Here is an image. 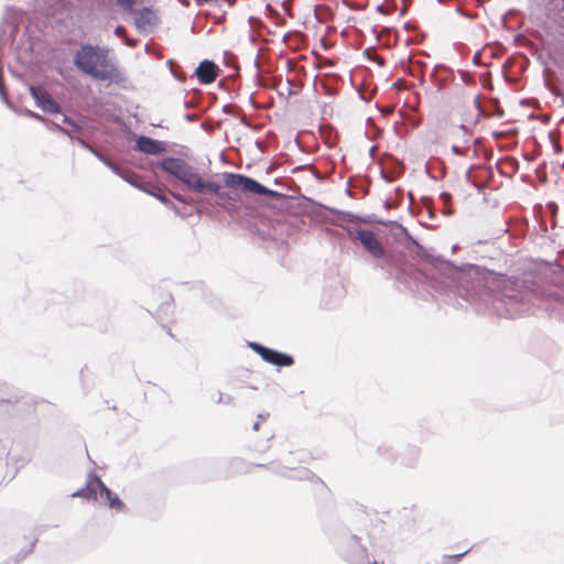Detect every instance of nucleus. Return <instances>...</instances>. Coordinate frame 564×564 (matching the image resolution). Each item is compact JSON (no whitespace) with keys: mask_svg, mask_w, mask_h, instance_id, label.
Segmentation results:
<instances>
[{"mask_svg":"<svg viewBox=\"0 0 564 564\" xmlns=\"http://www.w3.org/2000/svg\"><path fill=\"white\" fill-rule=\"evenodd\" d=\"M390 206H391V202H390V199H386V200H384V207H386V208H390Z\"/></svg>","mask_w":564,"mask_h":564,"instance_id":"nucleus-61","label":"nucleus"},{"mask_svg":"<svg viewBox=\"0 0 564 564\" xmlns=\"http://www.w3.org/2000/svg\"><path fill=\"white\" fill-rule=\"evenodd\" d=\"M171 196H172V198H174L175 200H177L180 203V204H175L173 202L170 203L171 204L170 209H172L176 216L181 217L182 219H185L187 217H191L194 214L191 205L194 203H197L198 200L191 198V197H186L178 193H171Z\"/></svg>","mask_w":564,"mask_h":564,"instance_id":"nucleus-17","label":"nucleus"},{"mask_svg":"<svg viewBox=\"0 0 564 564\" xmlns=\"http://www.w3.org/2000/svg\"><path fill=\"white\" fill-rule=\"evenodd\" d=\"M458 249H459V246H458V245H454V246L452 247V251H453V252H456Z\"/></svg>","mask_w":564,"mask_h":564,"instance_id":"nucleus-64","label":"nucleus"},{"mask_svg":"<svg viewBox=\"0 0 564 564\" xmlns=\"http://www.w3.org/2000/svg\"><path fill=\"white\" fill-rule=\"evenodd\" d=\"M269 416V413L263 412L258 414V421H264Z\"/></svg>","mask_w":564,"mask_h":564,"instance_id":"nucleus-52","label":"nucleus"},{"mask_svg":"<svg viewBox=\"0 0 564 564\" xmlns=\"http://www.w3.org/2000/svg\"><path fill=\"white\" fill-rule=\"evenodd\" d=\"M62 115V123L67 124L70 128V132L80 133L84 130V123L82 120H76L65 113Z\"/></svg>","mask_w":564,"mask_h":564,"instance_id":"nucleus-28","label":"nucleus"},{"mask_svg":"<svg viewBox=\"0 0 564 564\" xmlns=\"http://www.w3.org/2000/svg\"><path fill=\"white\" fill-rule=\"evenodd\" d=\"M184 187L197 195L206 196L208 194L212 195L213 192L220 189V183L210 180H204L196 170Z\"/></svg>","mask_w":564,"mask_h":564,"instance_id":"nucleus-12","label":"nucleus"},{"mask_svg":"<svg viewBox=\"0 0 564 564\" xmlns=\"http://www.w3.org/2000/svg\"><path fill=\"white\" fill-rule=\"evenodd\" d=\"M199 118L198 113L195 112H187L184 115V119L188 122H194Z\"/></svg>","mask_w":564,"mask_h":564,"instance_id":"nucleus-46","label":"nucleus"},{"mask_svg":"<svg viewBox=\"0 0 564 564\" xmlns=\"http://www.w3.org/2000/svg\"><path fill=\"white\" fill-rule=\"evenodd\" d=\"M224 183L225 186L240 191L243 194H252L254 196L264 197L267 200H279L286 197L285 194L280 193L278 191L271 189L251 176L225 172L224 173Z\"/></svg>","mask_w":564,"mask_h":564,"instance_id":"nucleus-3","label":"nucleus"},{"mask_svg":"<svg viewBox=\"0 0 564 564\" xmlns=\"http://www.w3.org/2000/svg\"><path fill=\"white\" fill-rule=\"evenodd\" d=\"M108 167H109V169H110V170H111L116 175H118V176H120V177H121V175L123 174V173H122V171H127V170H128V169H126V167H121L120 165H118V164L113 163L112 161H111L110 166H108Z\"/></svg>","mask_w":564,"mask_h":564,"instance_id":"nucleus-44","label":"nucleus"},{"mask_svg":"<svg viewBox=\"0 0 564 564\" xmlns=\"http://www.w3.org/2000/svg\"><path fill=\"white\" fill-rule=\"evenodd\" d=\"M93 479L97 481V487L99 491L100 498H102L106 502V505L117 512H126L127 506L126 503L119 498V496L113 492L110 488H108L105 482L100 479V477L97 474H93Z\"/></svg>","mask_w":564,"mask_h":564,"instance_id":"nucleus-13","label":"nucleus"},{"mask_svg":"<svg viewBox=\"0 0 564 564\" xmlns=\"http://www.w3.org/2000/svg\"><path fill=\"white\" fill-rule=\"evenodd\" d=\"M123 31H124V26L118 25V26L116 28V30H115V33H116L117 35H120V34H121V32H123Z\"/></svg>","mask_w":564,"mask_h":564,"instance_id":"nucleus-53","label":"nucleus"},{"mask_svg":"<svg viewBox=\"0 0 564 564\" xmlns=\"http://www.w3.org/2000/svg\"><path fill=\"white\" fill-rule=\"evenodd\" d=\"M259 427H260V421L254 422L253 425H252V430L253 431H258Z\"/></svg>","mask_w":564,"mask_h":564,"instance_id":"nucleus-55","label":"nucleus"},{"mask_svg":"<svg viewBox=\"0 0 564 564\" xmlns=\"http://www.w3.org/2000/svg\"><path fill=\"white\" fill-rule=\"evenodd\" d=\"M409 63H411V64H412V68H411V69H409L408 72H409V74H410V75H412V76H415V72H416V69L421 70V68L426 67V63H425V62H423V61H415V62H411V61L409 59Z\"/></svg>","mask_w":564,"mask_h":564,"instance_id":"nucleus-39","label":"nucleus"},{"mask_svg":"<svg viewBox=\"0 0 564 564\" xmlns=\"http://www.w3.org/2000/svg\"><path fill=\"white\" fill-rule=\"evenodd\" d=\"M19 401V397L12 392H4L0 390V406L4 403L15 404Z\"/></svg>","mask_w":564,"mask_h":564,"instance_id":"nucleus-31","label":"nucleus"},{"mask_svg":"<svg viewBox=\"0 0 564 564\" xmlns=\"http://www.w3.org/2000/svg\"><path fill=\"white\" fill-rule=\"evenodd\" d=\"M425 172L434 181L441 180L445 176V167L440 159L425 164Z\"/></svg>","mask_w":564,"mask_h":564,"instance_id":"nucleus-25","label":"nucleus"},{"mask_svg":"<svg viewBox=\"0 0 564 564\" xmlns=\"http://www.w3.org/2000/svg\"><path fill=\"white\" fill-rule=\"evenodd\" d=\"M286 479L291 480H308L314 484H319L323 487H326V484L319 478L316 474H314L311 469L306 467H290L286 474Z\"/></svg>","mask_w":564,"mask_h":564,"instance_id":"nucleus-18","label":"nucleus"},{"mask_svg":"<svg viewBox=\"0 0 564 564\" xmlns=\"http://www.w3.org/2000/svg\"><path fill=\"white\" fill-rule=\"evenodd\" d=\"M93 474H96V471L91 470L87 475V481L86 485L83 488H79L78 490L74 491L72 494V497H80L88 501H96L97 500V481L93 479Z\"/></svg>","mask_w":564,"mask_h":564,"instance_id":"nucleus-20","label":"nucleus"},{"mask_svg":"<svg viewBox=\"0 0 564 564\" xmlns=\"http://www.w3.org/2000/svg\"><path fill=\"white\" fill-rule=\"evenodd\" d=\"M371 264L373 269L381 271L384 279L395 278L401 281L403 275L401 259L393 251L387 249L382 258L371 259Z\"/></svg>","mask_w":564,"mask_h":564,"instance_id":"nucleus-8","label":"nucleus"},{"mask_svg":"<svg viewBox=\"0 0 564 564\" xmlns=\"http://www.w3.org/2000/svg\"><path fill=\"white\" fill-rule=\"evenodd\" d=\"M478 56H479V52H477V53L474 55V57H473V62H474V64H476V65L478 64V62H477V61H478Z\"/></svg>","mask_w":564,"mask_h":564,"instance_id":"nucleus-57","label":"nucleus"},{"mask_svg":"<svg viewBox=\"0 0 564 564\" xmlns=\"http://www.w3.org/2000/svg\"><path fill=\"white\" fill-rule=\"evenodd\" d=\"M58 11H59L61 15H64V11H66V9L64 8V3L61 4V8L58 9Z\"/></svg>","mask_w":564,"mask_h":564,"instance_id":"nucleus-58","label":"nucleus"},{"mask_svg":"<svg viewBox=\"0 0 564 564\" xmlns=\"http://www.w3.org/2000/svg\"><path fill=\"white\" fill-rule=\"evenodd\" d=\"M421 449L415 445H406L399 453L400 464L405 467H415L420 458Z\"/></svg>","mask_w":564,"mask_h":564,"instance_id":"nucleus-21","label":"nucleus"},{"mask_svg":"<svg viewBox=\"0 0 564 564\" xmlns=\"http://www.w3.org/2000/svg\"><path fill=\"white\" fill-rule=\"evenodd\" d=\"M344 230L348 239L358 241L371 259L382 258L387 248L371 229L345 226Z\"/></svg>","mask_w":564,"mask_h":564,"instance_id":"nucleus-5","label":"nucleus"},{"mask_svg":"<svg viewBox=\"0 0 564 564\" xmlns=\"http://www.w3.org/2000/svg\"><path fill=\"white\" fill-rule=\"evenodd\" d=\"M220 69L212 59H203L195 68L194 75L202 85H208L216 80Z\"/></svg>","mask_w":564,"mask_h":564,"instance_id":"nucleus-15","label":"nucleus"},{"mask_svg":"<svg viewBox=\"0 0 564 564\" xmlns=\"http://www.w3.org/2000/svg\"><path fill=\"white\" fill-rule=\"evenodd\" d=\"M134 26L141 34H148L152 31L159 22L156 13L149 7H143L140 10L135 9Z\"/></svg>","mask_w":564,"mask_h":564,"instance_id":"nucleus-14","label":"nucleus"},{"mask_svg":"<svg viewBox=\"0 0 564 564\" xmlns=\"http://www.w3.org/2000/svg\"><path fill=\"white\" fill-rule=\"evenodd\" d=\"M141 191L155 197L162 204H164L166 207L170 208V205H171L170 203H172V200H171L172 192H166L165 189H163L161 187H149V186H144L143 188H141Z\"/></svg>","mask_w":564,"mask_h":564,"instance_id":"nucleus-26","label":"nucleus"},{"mask_svg":"<svg viewBox=\"0 0 564 564\" xmlns=\"http://www.w3.org/2000/svg\"><path fill=\"white\" fill-rule=\"evenodd\" d=\"M247 346L263 361L278 368L292 367L295 362L292 355L267 347L258 341H247Z\"/></svg>","mask_w":564,"mask_h":564,"instance_id":"nucleus-7","label":"nucleus"},{"mask_svg":"<svg viewBox=\"0 0 564 564\" xmlns=\"http://www.w3.org/2000/svg\"><path fill=\"white\" fill-rule=\"evenodd\" d=\"M93 154L100 161L102 162L107 167L110 166L111 164V160L106 156L105 154H102L100 151H98L97 149L95 151H93Z\"/></svg>","mask_w":564,"mask_h":564,"instance_id":"nucleus-40","label":"nucleus"},{"mask_svg":"<svg viewBox=\"0 0 564 564\" xmlns=\"http://www.w3.org/2000/svg\"><path fill=\"white\" fill-rule=\"evenodd\" d=\"M249 102H250V105H251L254 109H257V108H258V104H257V102H256V100H254V95H253V94H251V95H250V97H249Z\"/></svg>","mask_w":564,"mask_h":564,"instance_id":"nucleus-51","label":"nucleus"},{"mask_svg":"<svg viewBox=\"0 0 564 564\" xmlns=\"http://www.w3.org/2000/svg\"><path fill=\"white\" fill-rule=\"evenodd\" d=\"M421 200L424 203V204H430L432 202V198L431 197H427V196H422L421 197Z\"/></svg>","mask_w":564,"mask_h":564,"instance_id":"nucleus-54","label":"nucleus"},{"mask_svg":"<svg viewBox=\"0 0 564 564\" xmlns=\"http://www.w3.org/2000/svg\"><path fill=\"white\" fill-rule=\"evenodd\" d=\"M454 72L444 64H436L431 73V79L436 86L437 91H442L454 80Z\"/></svg>","mask_w":564,"mask_h":564,"instance_id":"nucleus-16","label":"nucleus"},{"mask_svg":"<svg viewBox=\"0 0 564 564\" xmlns=\"http://www.w3.org/2000/svg\"><path fill=\"white\" fill-rule=\"evenodd\" d=\"M212 195H214V199L205 198L199 199V202H205L209 206L220 207L226 210H230L236 207L235 199L232 198V196L228 192L223 191L221 186L220 189H218L217 192H213Z\"/></svg>","mask_w":564,"mask_h":564,"instance_id":"nucleus-19","label":"nucleus"},{"mask_svg":"<svg viewBox=\"0 0 564 564\" xmlns=\"http://www.w3.org/2000/svg\"><path fill=\"white\" fill-rule=\"evenodd\" d=\"M429 217L432 219L435 217V212L432 209H429Z\"/></svg>","mask_w":564,"mask_h":564,"instance_id":"nucleus-59","label":"nucleus"},{"mask_svg":"<svg viewBox=\"0 0 564 564\" xmlns=\"http://www.w3.org/2000/svg\"><path fill=\"white\" fill-rule=\"evenodd\" d=\"M167 145L166 141L156 140L142 134L137 137L133 148L148 155H159L167 151Z\"/></svg>","mask_w":564,"mask_h":564,"instance_id":"nucleus-10","label":"nucleus"},{"mask_svg":"<svg viewBox=\"0 0 564 564\" xmlns=\"http://www.w3.org/2000/svg\"><path fill=\"white\" fill-rule=\"evenodd\" d=\"M289 470V466H283L276 462H274L273 467L271 468V471L278 476H281L283 478H286V474Z\"/></svg>","mask_w":564,"mask_h":564,"instance_id":"nucleus-35","label":"nucleus"},{"mask_svg":"<svg viewBox=\"0 0 564 564\" xmlns=\"http://www.w3.org/2000/svg\"><path fill=\"white\" fill-rule=\"evenodd\" d=\"M171 308V305L169 303H164L162 306H161V310H164V311H167Z\"/></svg>","mask_w":564,"mask_h":564,"instance_id":"nucleus-56","label":"nucleus"},{"mask_svg":"<svg viewBox=\"0 0 564 564\" xmlns=\"http://www.w3.org/2000/svg\"><path fill=\"white\" fill-rule=\"evenodd\" d=\"M377 454L384 460L397 462L399 460V453L390 441H383L377 447Z\"/></svg>","mask_w":564,"mask_h":564,"instance_id":"nucleus-24","label":"nucleus"},{"mask_svg":"<svg viewBox=\"0 0 564 564\" xmlns=\"http://www.w3.org/2000/svg\"><path fill=\"white\" fill-rule=\"evenodd\" d=\"M232 397L229 395V394H223L221 392L218 393V398L216 400V403H225V404H230L232 402Z\"/></svg>","mask_w":564,"mask_h":564,"instance_id":"nucleus-41","label":"nucleus"},{"mask_svg":"<svg viewBox=\"0 0 564 564\" xmlns=\"http://www.w3.org/2000/svg\"><path fill=\"white\" fill-rule=\"evenodd\" d=\"M372 33H375V34H376V36H377V39H378V40L380 39V34L378 33V31H377V29H376V28H373V29H372Z\"/></svg>","mask_w":564,"mask_h":564,"instance_id":"nucleus-63","label":"nucleus"},{"mask_svg":"<svg viewBox=\"0 0 564 564\" xmlns=\"http://www.w3.org/2000/svg\"><path fill=\"white\" fill-rule=\"evenodd\" d=\"M360 224L389 225L402 230L409 240L417 247L420 257L431 267L424 275L434 291L454 293L470 304L482 302L486 308L499 317L517 318L530 312L533 292L528 288L519 286L518 281L505 288L502 292L492 294L484 282V275L478 265L471 263L457 265L442 256L432 254L400 223L386 221L375 214H368L360 216Z\"/></svg>","mask_w":564,"mask_h":564,"instance_id":"nucleus-1","label":"nucleus"},{"mask_svg":"<svg viewBox=\"0 0 564 564\" xmlns=\"http://www.w3.org/2000/svg\"><path fill=\"white\" fill-rule=\"evenodd\" d=\"M187 150L188 149L185 145H177V149L174 152L180 155H186Z\"/></svg>","mask_w":564,"mask_h":564,"instance_id":"nucleus-47","label":"nucleus"},{"mask_svg":"<svg viewBox=\"0 0 564 564\" xmlns=\"http://www.w3.org/2000/svg\"><path fill=\"white\" fill-rule=\"evenodd\" d=\"M274 465V462H271L269 464H256L254 466L256 467H259V468H265V469H269L271 470V468L273 467Z\"/></svg>","mask_w":564,"mask_h":564,"instance_id":"nucleus-49","label":"nucleus"},{"mask_svg":"<svg viewBox=\"0 0 564 564\" xmlns=\"http://www.w3.org/2000/svg\"><path fill=\"white\" fill-rule=\"evenodd\" d=\"M23 11L14 7H8L3 17V21L11 25V33L14 36L19 31V25L23 21Z\"/></svg>","mask_w":564,"mask_h":564,"instance_id":"nucleus-23","label":"nucleus"},{"mask_svg":"<svg viewBox=\"0 0 564 564\" xmlns=\"http://www.w3.org/2000/svg\"><path fill=\"white\" fill-rule=\"evenodd\" d=\"M326 209L332 214V215H335L336 216V220H334L333 223L336 225V226H339L344 229V227L346 225H344L343 223H355V224H360V216L361 215H357V214H354L351 212H346V210H339V209H336V208H330V207H326Z\"/></svg>","mask_w":564,"mask_h":564,"instance_id":"nucleus-22","label":"nucleus"},{"mask_svg":"<svg viewBox=\"0 0 564 564\" xmlns=\"http://www.w3.org/2000/svg\"><path fill=\"white\" fill-rule=\"evenodd\" d=\"M470 171H471V166L467 170L466 174H465V178L467 182H469L470 184H473L475 187H477L476 183L475 182H471L470 181Z\"/></svg>","mask_w":564,"mask_h":564,"instance_id":"nucleus-50","label":"nucleus"},{"mask_svg":"<svg viewBox=\"0 0 564 564\" xmlns=\"http://www.w3.org/2000/svg\"><path fill=\"white\" fill-rule=\"evenodd\" d=\"M408 196H409V199L411 200V203L414 200V196H413V193L412 192H409L408 193Z\"/></svg>","mask_w":564,"mask_h":564,"instance_id":"nucleus-62","label":"nucleus"},{"mask_svg":"<svg viewBox=\"0 0 564 564\" xmlns=\"http://www.w3.org/2000/svg\"><path fill=\"white\" fill-rule=\"evenodd\" d=\"M471 549H468L462 553L448 555H443V564H457Z\"/></svg>","mask_w":564,"mask_h":564,"instance_id":"nucleus-32","label":"nucleus"},{"mask_svg":"<svg viewBox=\"0 0 564 564\" xmlns=\"http://www.w3.org/2000/svg\"><path fill=\"white\" fill-rule=\"evenodd\" d=\"M550 4L557 12H564V0H550Z\"/></svg>","mask_w":564,"mask_h":564,"instance_id":"nucleus-43","label":"nucleus"},{"mask_svg":"<svg viewBox=\"0 0 564 564\" xmlns=\"http://www.w3.org/2000/svg\"><path fill=\"white\" fill-rule=\"evenodd\" d=\"M511 162L514 165V171H516L519 165V162L516 159H511Z\"/></svg>","mask_w":564,"mask_h":564,"instance_id":"nucleus-60","label":"nucleus"},{"mask_svg":"<svg viewBox=\"0 0 564 564\" xmlns=\"http://www.w3.org/2000/svg\"><path fill=\"white\" fill-rule=\"evenodd\" d=\"M440 198L443 200V203L446 206L444 209V214L452 215L454 213V210L452 207L447 206L449 204V202L452 200V195L448 192H442L440 194Z\"/></svg>","mask_w":564,"mask_h":564,"instance_id":"nucleus-34","label":"nucleus"},{"mask_svg":"<svg viewBox=\"0 0 564 564\" xmlns=\"http://www.w3.org/2000/svg\"><path fill=\"white\" fill-rule=\"evenodd\" d=\"M37 542V538H33V540L29 543L28 547L25 549H22L20 550L15 555H14V562L15 563H20L21 561H23L28 555H30L33 550H34V546Z\"/></svg>","mask_w":564,"mask_h":564,"instance_id":"nucleus-29","label":"nucleus"},{"mask_svg":"<svg viewBox=\"0 0 564 564\" xmlns=\"http://www.w3.org/2000/svg\"><path fill=\"white\" fill-rule=\"evenodd\" d=\"M238 109V106L232 104H226L223 106L221 110L226 115L236 116L235 110Z\"/></svg>","mask_w":564,"mask_h":564,"instance_id":"nucleus-42","label":"nucleus"},{"mask_svg":"<svg viewBox=\"0 0 564 564\" xmlns=\"http://www.w3.org/2000/svg\"><path fill=\"white\" fill-rule=\"evenodd\" d=\"M122 173L123 174L121 175V178L129 183L130 185H132L133 187L140 191L141 188L144 187L143 181L140 178V176L130 169H128L127 171H122Z\"/></svg>","mask_w":564,"mask_h":564,"instance_id":"nucleus-27","label":"nucleus"},{"mask_svg":"<svg viewBox=\"0 0 564 564\" xmlns=\"http://www.w3.org/2000/svg\"><path fill=\"white\" fill-rule=\"evenodd\" d=\"M94 79L123 85L128 77L123 70H120L115 64L110 63L107 56Z\"/></svg>","mask_w":564,"mask_h":564,"instance_id":"nucleus-11","label":"nucleus"},{"mask_svg":"<svg viewBox=\"0 0 564 564\" xmlns=\"http://www.w3.org/2000/svg\"><path fill=\"white\" fill-rule=\"evenodd\" d=\"M30 95L32 96L35 106L43 112L57 115L62 113V106L55 100L51 94L40 85H31L29 87Z\"/></svg>","mask_w":564,"mask_h":564,"instance_id":"nucleus-9","label":"nucleus"},{"mask_svg":"<svg viewBox=\"0 0 564 564\" xmlns=\"http://www.w3.org/2000/svg\"><path fill=\"white\" fill-rule=\"evenodd\" d=\"M340 557L349 564H370L368 550L361 544L360 538L351 534L346 528L332 538Z\"/></svg>","mask_w":564,"mask_h":564,"instance_id":"nucleus-2","label":"nucleus"},{"mask_svg":"<svg viewBox=\"0 0 564 564\" xmlns=\"http://www.w3.org/2000/svg\"><path fill=\"white\" fill-rule=\"evenodd\" d=\"M108 50L93 44H83L74 55V65L84 74L95 77L99 67L105 63Z\"/></svg>","mask_w":564,"mask_h":564,"instance_id":"nucleus-4","label":"nucleus"},{"mask_svg":"<svg viewBox=\"0 0 564 564\" xmlns=\"http://www.w3.org/2000/svg\"><path fill=\"white\" fill-rule=\"evenodd\" d=\"M150 166L152 169H160L174 180L181 182L183 186L187 184V182L196 171V167L191 165L184 159L175 156H165L156 162H151Z\"/></svg>","mask_w":564,"mask_h":564,"instance_id":"nucleus-6","label":"nucleus"},{"mask_svg":"<svg viewBox=\"0 0 564 564\" xmlns=\"http://www.w3.org/2000/svg\"><path fill=\"white\" fill-rule=\"evenodd\" d=\"M458 130L462 132V139L465 143H468L469 140H470V137H471V130L465 126V124H459L458 127Z\"/></svg>","mask_w":564,"mask_h":564,"instance_id":"nucleus-38","label":"nucleus"},{"mask_svg":"<svg viewBox=\"0 0 564 564\" xmlns=\"http://www.w3.org/2000/svg\"><path fill=\"white\" fill-rule=\"evenodd\" d=\"M286 82H288V85H289L288 94H286V95H284V94H283V93H281V91L278 94V95H279V97H280V98H283V99H288V97H289V96H292V95H294V94H295V91L292 89V80H291L290 78H288V79H286Z\"/></svg>","mask_w":564,"mask_h":564,"instance_id":"nucleus-45","label":"nucleus"},{"mask_svg":"<svg viewBox=\"0 0 564 564\" xmlns=\"http://www.w3.org/2000/svg\"><path fill=\"white\" fill-rule=\"evenodd\" d=\"M23 113L33 119V120H36L39 122H42V123H48V119L43 117L42 115L37 113V112H34L32 110H29V109H24Z\"/></svg>","mask_w":564,"mask_h":564,"instance_id":"nucleus-36","label":"nucleus"},{"mask_svg":"<svg viewBox=\"0 0 564 564\" xmlns=\"http://www.w3.org/2000/svg\"><path fill=\"white\" fill-rule=\"evenodd\" d=\"M44 124L47 127V129L53 131H59L63 134L67 135L70 140H74V135L70 133L69 129L62 127L61 123L48 119V123Z\"/></svg>","mask_w":564,"mask_h":564,"instance_id":"nucleus-30","label":"nucleus"},{"mask_svg":"<svg viewBox=\"0 0 564 564\" xmlns=\"http://www.w3.org/2000/svg\"><path fill=\"white\" fill-rule=\"evenodd\" d=\"M116 2L128 13H135L134 4L137 0H116Z\"/></svg>","mask_w":564,"mask_h":564,"instance_id":"nucleus-33","label":"nucleus"},{"mask_svg":"<svg viewBox=\"0 0 564 564\" xmlns=\"http://www.w3.org/2000/svg\"><path fill=\"white\" fill-rule=\"evenodd\" d=\"M452 152L456 155H463L464 151L456 144H453L451 148Z\"/></svg>","mask_w":564,"mask_h":564,"instance_id":"nucleus-48","label":"nucleus"},{"mask_svg":"<svg viewBox=\"0 0 564 564\" xmlns=\"http://www.w3.org/2000/svg\"><path fill=\"white\" fill-rule=\"evenodd\" d=\"M73 142H76L78 143L82 148L88 150L91 154H93V151L96 150L95 147H93L89 142H87L85 139L78 137V135H74V140H72Z\"/></svg>","mask_w":564,"mask_h":564,"instance_id":"nucleus-37","label":"nucleus"}]
</instances>
